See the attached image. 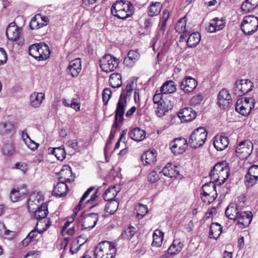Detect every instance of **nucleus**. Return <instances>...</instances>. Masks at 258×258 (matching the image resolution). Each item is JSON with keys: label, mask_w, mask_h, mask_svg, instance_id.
<instances>
[{"label": "nucleus", "mask_w": 258, "mask_h": 258, "mask_svg": "<svg viewBox=\"0 0 258 258\" xmlns=\"http://www.w3.org/2000/svg\"><path fill=\"white\" fill-rule=\"evenodd\" d=\"M252 217V215L251 212L240 211L236 218L237 224L243 227H246L250 223Z\"/></svg>", "instance_id": "17"}, {"label": "nucleus", "mask_w": 258, "mask_h": 258, "mask_svg": "<svg viewBox=\"0 0 258 258\" xmlns=\"http://www.w3.org/2000/svg\"><path fill=\"white\" fill-rule=\"evenodd\" d=\"M207 134L206 129L204 127L196 129L189 137L188 145L192 148L202 146L207 139Z\"/></svg>", "instance_id": "3"}, {"label": "nucleus", "mask_w": 258, "mask_h": 258, "mask_svg": "<svg viewBox=\"0 0 258 258\" xmlns=\"http://www.w3.org/2000/svg\"><path fill=\"white\" fill-rule=\"evenodd\" d=\"M201 40V34L197 32L190 34L187 40V45L189 47L196 46Z\"/></svg>", "instance_id": "36"}, {"label": "nucleus", "mask_w": 258, "mask_h": 258, "mask_svg": "<svg viewBox=\"0 0 258 258\" xmlns=\"http://www.w3.org/2000/svg\"><path fill=\"white\" fill-rule=\"evenodd\" d=\"M13 126L10 122H4L0 124V130L2 134H6L10 131Z\"/></svg>", "instance_id": "59"}, {"label": "nucleus", "mask_w": 258, "mask_h": 258, "mask_svg": "<svg viewBox=\"0 0 258 258\" xmlns=\"http://www.w3.org/2000/svg\"><path fill=\"white\" fill-rule=\"evenodd\" d=\"M253 149L252 144L249 140L241 142L238 145L235 153L240 158H247L252 153Z\"/></svg>", "instance_id": "7"}, {"label": "nucleus", "mask_w": 258, "mask_h": 258, "mask_svg": "<svg viewBox=\"0 0 258 258\" xmlns=\"http://www.w3.org/2000/svg\"><path fill=\"white\" fill-rule=\"evenodd\" d=\"M215 182L210 181L208 183L204 184L202 188L203 192H201V195L209 196L210 197V201H214L217 197V193L216 190V184Z\"/></svg>", "instance_id": "12"}, {"label": "nucleus", "mask_w": 258, "mask_h": 258, "mask_svg": "<svg viewBox=\"0 0 258 258\" xmlns=\"http://www.w3.org/2000/svg\"><path fill=\"white\" fill-rule=\"evenodd\" d=\"M40 18H41L40 14H37L32 18L29 23V27L31 30L38 29L44 26H46V24L40 22Z\"/></svg>", "instance_id": "38"}, {"label": "nucleus", "mask_w": 258, "mask_h": 258, "mask_svg": "<svg viewBox=\"0 0 258 258\" xmlns=\"http://www.w3.org/2000/svg\"><path fill=\"white\" fill-rule=\"evenodd\" d=\"M163 237V232L158 229L155 230L153 234L152 246L157 247L160 246L162 243Z\"/></svg>", "instance_id": "35"}, {"label": "nucleus", "mask_w": 258, "mask_h": 258, "mask_svg": "<svg viewBox=\"0 0 258 258\" xmlns=\"http://www.w3.org/2000/svg\"><path fill=\"white\" fill-rule=\"evenodd\" d=\"M117 195L114 187L107 189L103 195V199L106 201H115L113 199Z\"/></svg>", "instance_id": "43"}, {"label": "nucleus", "mask_w": 258, "mask_h": 258, "mask_svg": "<svg viewBox=\"0 0 258 258\" xmlns=\"http://www.w3.org/2000/svg\"><path fill=\"white\" fill-rule=\"evenodd\" d=\"M33 212L34 213V216L36 219L40 220L45 218L48 213L47 204L42 203L40 206L37 207Z\"/></svg>", "instance_id": "22"}, {"label": "nucleus", "mask_w": 258, "mask_h": 258, "mask_svg": "<svg viewBox=\"0 0 258 258\" xmlns=\"http://www.w3.org/2000/svg\"><path fill=\"white\" fill-rule=\"evenodd\" d=\"M40 252L39 251H29L24 258H39Z\"/></svg>", "instance_id": "64"}, {"label": "nucleus", "mask_w": 258, "mask_h": 258, "mask_svg": "<svg viewBox=\"0 0 258 258\" xmlns=\"http://www.w3.org/2000/svg\"><path fill=\"white\" fill-rule=\"evenodd\" d=\"M186 21L187 19L185 16L180 18L178 21L175 27L176 32L180 33L184 31H186L185 29Z\"/></svg>", "instance_id": "46"}, {"label": "nucleus", "mask_w": 258, "mask_h": 258, "mask_svg": "<svg viewBox=\"0 0 258 258\" xmlns=\"http://www.w3.org/2000/svg\"><path fill=\"white\" fill-rule=\"evenodd\" d=\"M141 160L144 165L155 164L157 160V153L154 150L147 151L142 155Z\"/></svg>", "instance_id": "21"}, {"label": "nucleus", "mask_w": 258, "mask_h": 258, "mask_svg": "<svg viewBox=\"0 0 258 258\" xmlns=\"http://www.w3.org/2000/svg\"><path fill=\"white\" fill-rule=\"evenodd\" d=\"M258 181V177L251 174L246 173L245 176V182L248 187L252 186L256 183Z\"/></svg>", "instance_id": "49"}, {"label": "nucleus", "mask_w": 258, "mask_h": 258, "mask_svg": "<svg viewBox=\"0 0 258 258\" xmlns=\"http://www.w3.org/2000/svg\"><path fill=\"white\" fill-rule=\"evenodd\" d=\"M125 1L119 0L115 2L111 7V14L115 16V14H119L121 13L122 8L125 5Z\"/></svg>", "instance_id": "41"}, {"label": "nucleus", "mask_w": 258, "mask_h": 258, "mask_svg": "<svg viewBox=\"0 0 258 258\" xmlns=\"http://www.w3.org/2000/svg\"><path fill=\"white\" fill-rule=\"evenodd\" d=\"M25 144L27 146L28 148L32 151H35L36 150L39 146V144L38 143H36L31 139H29L26 140Z\"/></svg>", "instance_id": "63"}, {"label": "nucleus", "mask_w": 258, "mask_h": 258, "mask_svg": "<svg viewBox=\"0 0 258 258\" xmlns=\"http://www.w3.org/2000/svg\"><path fill=\"white\" fill-rule=\"evenodd\" d=\"M161 5L159 2L152 3L149 7L148 13L150 17L158 15L161 11Z\"/></svg>", "instance_id": "39"}, {"label": "nucleus", "mask_w": 258, "mask_h": 258, "mask_svg": "<svg viewBox=\"0 0 258 258\" xmlns=\"http://www.w3.org/2000/svg\"><path fill=\"white\" fill-rule=\"evenodd\" d=\"M173 106V103L170 100L167 98H164L161 102L157 106V110L156 114L158 116H162L166 112L171 110Z\"/></svg>", "instance_id": "19"}, {"label": "nucleus", "mask_w": 258, "mask_h": 258, "mask_svg": "<svg viewBox=\"0 0 258 258\" xmlns=\"http://www.w3.org/2000/svg\"><path fill=\"white\" fill-rule=\"evenodd\" d=\"M227 165V163L226 161H222L216 164L210 173L211 179L213 178V176H217V174L220 173Z\"/></svg>", "instance_id": "40"}, {"label": "nucleus", "mask_w": 258, "mask_h": 258, "mask_svg": "<svg viewBox=\"0 0 258 258\" xmlns=\"http://www.w3.org/2000/svg\"><path fill=\"white\" fill-rule=\"evenodd\" d=\"M119 60L110 54H105L100 60V66L102 70L105 72H111L118 67Z\"/></svg>", "instance_id": "5"}, {"label": "nucleus", "mask_w": 258, "mask_h": 258, "mask_svg": "<svg viewBox=\"0 0 258 258\" xmlns=\"http://www.w3.org/2000/svg\"><path fill=\"white\" fill-rule=\"evenodd\" d=\"M239 211L236 205L230 204L225 210V215L229 219L235 220Z\"/></svg>", "instance_id": "29"}, {"label": "nucleus", "mask_w": 258, "mask_h": 258, "mask_svg": "<svg viewBox=\"0 0 258 258\" xmlns=\"http://www.w3.org/2000/svg\"><path fill=\"white\" fill-rule=\"evenodd\" d=\"M0 230H3V234L8 238H12L14 236V232L6 229L5 225L3 223H0Z\"/></svg>", "instance_id": "60"}, {"label": "nucleus", "mask_w": 258, "mask_h": 258, "mask_svg": "<svg viewBox=\"0 0 258 258\" xmlns=\"http://www.w3.org/2000/svg\"><path fill=\"white\" fill-rule=\"evenodd\" d=\"M130 138L137 142L143 140L146 137V132L139 127L134 128L130 133Z\"/></svg>", "instance_id": "27"}, {"label": "nucleus", "mask_w": 258, "mask_h": 258, "mask_svg": "<svg viewBox=\"0 0 258 258\" xmlns=\"http://www.w3.org/2000/svg\"><path fill=\"white\" fill-rule=\"evenodd\" d=\"M182 246L183 244L178 240H173L172 244L167 249V252L165 255V257L168 258L170 255L178 253L182 250Z\"/></svg>", "instance_id": "24"}, {"label": "nucleus", "mask_w": 258, "mask_h": 258, "mask_svg": "<svg viewBox=\"0 0 258 258\" xmlns=\"http://www.w3.org/2000/svg\"><path fill=\"white\" fill-rule=\"evenodd\" d=\"M6 35L8 38L13 41H17L19 45H22L24 40L21 38L20 28L16 25L15 22L10 23L6 29Z\"/></svg>", "instance_id": "6"}, {"label": "nucleus", "mask_w": 258, "mask_h": 258, "mask_svg": "<svg viewBox=\"0 0 258 258\" xmlns=\"http://www.w3.org/2000/svg\"><path fill=\"white\" fill-rule=\"evenodd\" d=\"M140 54L137 51L130 50L127 53V56L124 59L123 63L128 67H132L139 59Z\"/></svg>", "instance_id": "23"}, {"label": "nucleus", "mask_w": 258, "mask_h": 258, "mask_svg": "<svg viewBox=\"0 0 258 258\" xmlns=\"http://www.w3.org/2000/svg\"><path fill=\"white\" fill-rule=\"evenodd\" d=\"M109 84L112 88L119 87L121 84V76L118 73L112 74L109 78Z\"/></svg>", "instance_id": "37"}, {"label": "nucleus", "mask_w": 258, "mask_h": 258, "mask_svg": "<svg viewBox=\"0 0 258 258\" xmlns=\"http://www.w3.org/2000/svg\"><path fill=\"white\" fill-rule=\"evenodd\" d=\"M94 189V187H91L90 188H89L85 192L84 194V195H83V196L82 197L78 206L76 207V209H75V213L73 215H74V216H75V215L77 214V213L80 210V209L82 208V204H83V202H84V201L89 196V195H90V194L91 193V192L92 191H93Z\"/></svg>", "instance_id": "47"}, {"label": "nucleus", "mask_w": 258, "mask_h": 258, "mask_svg": "<svg viewBox=\"0 0 258 258\" xmlns=\"http://www.w3.org/2000/svg\"><path fill=\"white\" fill-rule=\"evenodd\" d=\"M65 167H66V174H67V175L71 174V178H66V182H71L72 181H73L74 180L75 178V174H73V173L72 172V169L69 165L66 164Z\"/></svg>", "instance_id": "61"}, {"label": "nucleus", "mask_w": 258, "mask_h": 258, "mask_svg": "<svg viewBox=\"0 0 258 258\" xmlns=\"http://www.w3.org/2000/svg\"><path fill=\"white\" fill-rule=\"evenodd\" d=\"M81 70V60L80 58L75 59L70 62L67 72L68 75L73 77H76Z\"/></svg>", "instance_id": "15"}, {"label": "nucleus", "mask_w": 258, "mask_h": 258, "mask_svg": "<svg viewBox=\"0 0 258 258\" xmlns=\"http://www.w3.org/2000/svg\"><path fill=\"white\" fill-rule=\"evenodd\" d=\"M133 82L127 84L125 89L122 91L119 100L117 103L116 109L115 111V117L112 124V128H116L118 126V123H121L123 120V114L125 108L127 105L126 98L130 95L133 90Z\"/></svg>", "instance_id": "1"}, {"label": "nucleus", "mask_w": 258, "mask_h": 258, "mask_svg": "<svg viewBox=\"0 0 258 258\" xmlns=\"http://www.w3.org/2000/svg\"><path fill=\"white\" fill-rule=\"evenodd\" d=\"M197 113L194 109L189 107L182 109L178 113V116L182 122H188L196 118Z\"/></svg>", "instance_id": "13"}, {"label": "nucleus", "mask_w": 258, "mask_h": 258, "mask_svg": "<svg viewBox=\"0 0 258 258\" xmlns=\"http://www.w3.org/2000/svg\"><path fill=\"white\" fill-rule=\"evenodd\" d=\"M44 200L43 195L41 192H33L29 196L28 200V210L30 212H33L36 207L40 206Z\"/></svg>", "instance_id": "9"}, {"label": "nucleus", "mask_w": 258, "mask_h": 258, "mask_svg": "<svg viewBox=\"0 0 258 258\" xmlns=\"http://www.w3.org/2000/svg\"><path fill=\"white\" fill-rule=\"evenodd\" d=\"M257 6L258 0H246L242 4L241 9L244 13H247Z\"/></svg>", "instance_id": "30"}, {"label": "nucleus", "mask_w": 258, "mask_h": 258, "mask_svg": "<svg viewBox=\"0 0 258 258\" xmlns=\"http://www.w3.org/2000/svg\"><path fill=\"white\" fill-rule=\"evenodd\" d=\"M14 152V147L12 143H7L4 145L2 148V152L5 156L12 155Z\"/></svg>", "instance_id": "52"}, {"label": "nucleus", "mask_w": 258, "mask_h": 258, "mask_svg": "<svg viewBox=\"0 0 258 258\" xmlns=\"http://www.w3.org/2000/svg\"><path fill=\"white\" fill-rule=\"evenodd\" d=\"M45 98V95L42 93H32L30 96V105L35 107H39Z\"/></svg>", "instance_id": "25"}, {"label": "nucleus", "mask_w": 258, "mask_h": 258, "mask_svg": "<svg viewBox=\"0 0 258 258\" xmlns=\"http://www.w3.org/2000/svg\"><path fill=\"white\" fill-rule=\"evenodd\" d=\"M51 151L58 160L62 161L64 159V148L63 145L52 149Z\"/></svg>", "instance_id": "48"}, {"label": "nucleus", "mask_w": 258, "mask_h": 258, "mask_svg": "<svg viewBox=\"0 0 258 258\" xmlns=\"http://www.w3.org/2000/svg\"><path fill=\"white\" fill-rule=\"evenodd\" d=\"M163 174L169 177H175L179 174V171L176 167L172 165L171 163L167 164L162 169Z\"/></svg>", "instance_id": "33"}, {"label": "nucleus", "mask_w": 258, "mask_h": 258, "mask_svg": "<svg viewBox=\"0 0 258 258\" xmlns=\"http://www.w3.org/2000/svg\"><path fill=\"white\" fill-rule=\"evenodd\" d=\"M118 207V202L116 201H111L105 206V211L109 215H113L116 211Z\"/></svg>", "instance_id": "45"}, {"label": "nucleus", "mask_w": 258, "mask_h": 258, "mask_svg": "<svg viewBox=\"0 0 258 258\" xmlns=\"http://www.w3.org/2000/svg\"><path fill=\"white\" fill-rule=\"evenodd\" d=\"M235 110L243 116H246L249 114V112H247V110L245 109V107L242 103V99H238L237 101L235 104Z\"/></svg>", "instance_id": "50"}, {"label": "nucleus", "mask_w": 258, "mask_h": 258, "mask_svg": "<svg viewBox=\"0 0 258 258\" xmlns=\"http://www.w3.org/2000/svg\"><path fill=\"white\" fill-rule=\"evenodd\" d=\"M229 169L228 165L222 171L217 174V176H213L211 179L213 180L217 184L221 185L228 178L229 175Z\"/></svg>", "instance_id": "26"}, {"label": "nucleus", "mask_w": 258, "mask_h": 258, "mask_svg": "<svg viewBox=\"0 0 258 258\" xmlns=\"http://www.w3.org/2000/svg\"><path fill=\"white\" fill-rule=\"evenodd\" d=\"M116 252L114 243L105 241L99 243L94 249L95 258H113Z\"/></svg>", "instance_id": "2"}, {"label": "nucleus", "mask_w": 258, "mask_h": 258, "mask_svg": "<svg viewBox=\"0 0 258 258\" xmlns=\"http://www.w3.org/2000/svg\"><path fill=\"white\" fill-rule=\"evenodd\" d=\"M41 224H43V222L39 221L37 224V227L35 228L34 229L32 230L28 235L29 237L31 238L32 240L36 238L38 233H41L39 232V229L38 228V226Z\"/></svg>", "instance_id": "62"}, {"label": "nucleus", "mask_w": 258, "mask_h": 258, "mask_svg": "<svg viewBox=\"0 0 258 258\" xmlns=\"http://www.w3.org/2000/svg\"><path fill=\"white\" fill-rule=\"evenodd\" d=\"M125 5L122 8V12L119 14H115V17L119 19L124 20L131 17L134 13V7L132 3L128 1H125Z\"/></svg>", "instance_id": "18"}, {"label": "nucleus", "mask_w": 258, "mask_h": 258, "mask_svg": "<svg viewBox=\"0 0 258 258\" xmlns=\"http://www.w3.org/2000/svg\"><path fill=\"white\" fill-rule=\"evenodd\" d=\"M222 227L221 225L218 223H213L210 226V231L209 232V237L210 238L217 239L222 232Z\"/></svg>", "instance_id": "32"}, {"label": "nucleus", "mask_w": 258, "mask_h": 258, "mask_svg": "<svg viewBox=\"0 0 258 258\" xmlns=\"http://www.w3.org/2000/svg\"><path fill=\"white\" fill-rule=\"evenodd\" d=\"M74 108L76 111L80 110L79 98L78 96L75 94V97H74L71 102L69 103L66 101V106Z\"/></svg>", "instance_id": "51"}, {"label": "nucleus", "mask_w": 258, "mask_h": 258, "mask_svg": "<svg viewBox=\"0 0 258 258\" xmlns=\"http://www.w3.org/2000/svg\"><path fill=\"white\" fill-rule=\"evenodd\" d=\"M228 138L223 135H217L215 137L213 145L218 151H222L226 149L229 145Z\"/></svg>", "instance_id": "16"}, {"label": "nucleus", "mask_w": 258, "mask_h": 258, "mask_svg": "<svg viewBox=\"0 0 258 258\" xmlns=\"http://www.w3.org/2000/svg\"><path fill=\"white\" fill-rule=\"evenodd\" d=\"M98 220L97 213H92L83 216L82 227V229L90 230L95 227Z\"/></svg>", "instance_id": "10"}, {"label": "nucleus", "mask_w": 258, "mask_h": 258, "mask_svg": "<svg viewBox=\"0 0 258 258\" xmlns=\"http://www.w3.org/2000/svg\"><path fill=\"white\" fill-rule=\"evenodd\" d=\"M162 173L161 171L158 173L155 170L152 171L148 176V180L152 183H155L160 178Z\"/></svg>", "instance_id": "53"}, {"label": "nucleus", "mask_w": 258, "mask_h": 258, "mask_svg": "<svg viewBox=\"0 0 258 258\" xmlns=\"http://www.w3.org/2000/svg\"><path fill=\"white\" fill-rule=\"evenodd\" d=\"M136 210L137 211L138 216H141L140 218H142L148 212L147 206L142 204H139L136 208Z\"/></svg>", "instance_id": "54"}, {"label": "nucleus", "mask_w": 258, "mask_h": 258, "mask_svg": "<svg viewBox=\"0 0 258 258\" xmlns=\"http://www.w3.org/2000/svg\"><path fill=\"white\" fill-rule=\"evenodd\" d=\"M188 142L183 138L175 139L170 144V148L175 155L180 154L186 151Z\"/></svg>", "instance_id": "8"}, {"label": "nucleus", "mask_w": 258, "mask_h": 258, "mask_svg": "<svg viewBox=\"0 0 258 258\" xmlns=\"http://www.w3.org/2000/svg\"><path fill=\"white\" fill-rule=\"evenodd\" d=\"M39 43L31 45L29 48V53L34 58L39 53Z\"/></svg>", "instance_id": "57"}, {"label": "nucleus", "mask_w": 258, "mask_h": 258, "mask_svg": "<svg viewBox=\"0 0 258 258\" xmlns=\"http://www.w3.org/2000/svg\"><path fill=\"white\" fill-rule=\"evenodd\" d=\"M253 87V84L250 80H241V89L243 95L251 91Z\"/></svg>", "instance_id": "42"}, {"label": "nucleus", "mask_w": 258, "mask_h": 258, "mask_svg": "<svg viewBox=\"0 0 258 258\" xmlns=\"http://www.w3.org/2000/svg\"><path fill=\"white\" fill-rule=\"evenodd\" d=\"M233 93L237 96L243 95L242 89H241V80L237 81L234 84L233 88Z\"/></svg>", "instance_id": "58"}, {"label": "nucleus", "mask_w": 258, "mask_h": 258, "mask_svg": "<svg viewBox=\"0 0 258 258\" xmlns=\"http://www.w3.org/2000/svg\"><path fill=\"white\" fill-rule=\"evenodd\" d=\"M241 28L246 35H252L258 30V17L245 16L241 24Z\"/></svg>", "instance_id": "4"}, {"label": "nucleus", "mask_w": 258, "mask_h": 258, "mask_svg": "<svg viewBox=\"0 0 258 258\" xmlns=\"http://www.w3.org/2000/svg\"><path fill=\"white\" fill-rule=\"evenodd\" d=\"M176 90L175 83L172 81H168L162 85L160 92L165 94H170L174 92Z\"/></svg>", "instance_id": "34"}, {"label": "nucleus", "mask_w": 258, "mask_h": 258, "mask_svg": "<svg viewBox=\"0 0 258 258\" xmlns=\"http://www.w3.org/2000/svg\"><path fill=\"white\" fill-rule=\"evenodd\" d=\"M217 99L218 104L222 109L229 106L232 102L231 95L226 89H223L219 92Z\"/></svg>", "instance_id": "11"}, {"label": "nucleus", "mask_w": 258, "mask_h": 258, "mask_svg": "<svg viewBox=\"0 0 258 258\" xmlns=\"http://www.w3.org/2000/svg\"><path fill=\"white\" fill-rule=\"evenodd\" d=\"M64 181L60 180L53 186L52 196L56 198H61L64 196Z\"/></svg>", "instance_id": "28"}, {"label": "nucleus", "mask_w": 258, "mask_h": 258, "mask_svg": "<svg viewBox=\"0 0 258 258\" xmlns=\"http://www.w3.org/2000/svg\"><path fill=\"white\" fill-rule=\"evenodd\" d=\"M197 86L196 79L190 77H187L182 80L180 83V88L184 93L192 92Z\"/></svg>", "instance_id": "14"}, {"label": "nucleus", "mask_w": 258, "mask_h": 258, "mask_svg": "<svg viewBox=\"0 0 258 258\" xmlns=\"http://www.w3.org/2000/svg\"><path fill=\"white\" fill-rule=\"evenodd\" d=\"M50 53L48 46L44 42L39 43V53L34 57L38 61L46 59L49 57Z\"/></svg>", "instance_id": "20"}, {"label": "nucleus", "mask_w": 258, "mask_h": 258, "mask_svg": "<svg viewBox=\"0 0 258 258\" xmlns=\"http://www.w3.org/2000/svg\"><path fill=\"white\" fill-rule=\"evenodd\" d=\"M112 94L111 89L109 88H106L104 89L102 92V99L104 103V104H107V102L109 100Z\"/></svg>", "instance_id": "55"}, {"label": "nucleus", "mask_w": 258, "mask_h": 258, "mask_svg": "<svg viewBox=\"0 0 258 258\" xmlns=\"http://www.w3.org/2000/svg\"><path fill=\"white\" fill-rule=\"evenodd\" d=\"M22 198L20 191L18 189H13L10 194V199L13 202H16L20 200Z\"/></svg>", "instance_id": "56"}, {"label": "nucleus", "mask_w": 258, "mask_h": 258, "mask_svg": "<svg viewBox=\"0 0 258 258\" xmlns=\"http://www.w3.org/2000/svg\"><path fill=\"white\" fill-rule=\"evenodd\" d=\"M224 26V23L222 20H219L218 18H214L208 27V31L210 32H215L222 30Z\"/></svg>", "instance_id": "31"}, {"label": "nucleus", "mask_w": 258, "mask_h": 258, "mask_svg": "<svg viewBox=\"0 0 258 258\" xmlns=\"http://www.w3.org/2000/svg\"><path fill=\"white\" fill-rule=\"evenodd\" d=\"M136 232V228L133 226H130L122 231L120 236L123 239L130 240Z\"/></svg>", "instance_id": "44"}]
</instances>
